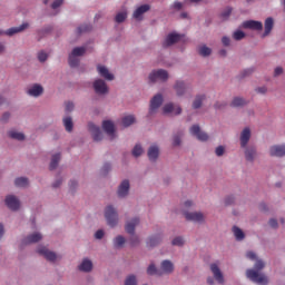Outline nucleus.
I'll list each match as a JSON object with an SVG mask.
<instances>
[{"label":"nucleus","mask_w":285,"mask_h":285,"mask_svg":"<svg viewBox=\"0 0 285 285\" xmlns=\"http://www.w3.org/2000/svg\"><path fill=\"white\" fill-rule=\"evenodd\" d=\"M265 266L266 263H264V261L257 259L254 269L246 271V277L250 279V282H254V284L268 285V277L259 273V271H264Z\"/></svg>","instance_id":"1"},{"label":"nucleus","mask_w":285,"mask_h":285,"mask_svg":"<svg viewBox=\"0 0 285 285\" xmlns=\"http://www.w3.org/2000/svg\"><path fill=\"white\" fill-rule=\"evenodd\" d=\"M137 226H139V218H134V219L127 222L125 225L126 233H128V235H131L129 238V243L132 246H137V244H139V237L137 235H135V228Z\"/></svg>","instance_id":"2"},{"label":"nucleus","mask_w":285,"mask_h":285,"mask_svg":"<svg viewBox=\"0 0 285 285\" xmlns=\"http://www.w3.org/2000/svg\"><path fill=\"white\" fill-rule=\"evenodd\" d=\"M105 217L107 219L108 226L115 228V225L119 222V215L117 214V209L111 205L107 206L105 209Z\"/></svg>","instance_id":"3"},{"label":"nucleus","mask_w":285,"mask_h":285,"mask_svg":"<svg viewBox=\"0 0 285 285\" xmlns=\"http://www.w3.org/2000/svg\"><path fill=\"white\" fill-rule=\"evenodd\" d=\"M149 81L156 83V81H168V71L164 69L154 70L149 75Z\"/></svg>","instance_id":"4"},{"label":"nucleus","mask_w":285,"mask_h":285,"mask_svg":"<svg viewBox=\"0 0 285 285\" xmlns=\"http://www.w3.org/2000/svg\"><path fill=\"white\" fill-rule=\"evenodd\" d=\"M161 104H164V97L161 96V94L154 96L150 100L149 115H155Z\"/></svg>","instance_id":"5"},{"label":"nucleus","mask_w":285,"mask_h":285,"mask_svg":"<svg viewBox=\"0 0 285 285\" xmlns=\"http://www.w3.org/2000/svg\"><path fill=\"white\" fill-rule=\"evenodd\" d=\"M189 132L190 135L196 137L199 141H208V134L202 131V128H199V125L191 126Z\"/></svg>","instance_id":"6"},{"label":"nucleus","mask_w":285,"mask_h":285,"mask_svg":"<svg viewBox=\"0 0 285 285\" xmlns=\"http://www.w3.org/2000/svg\"><path fill=\"white\" fill-rule=\"evenodd\" d=\"M190 88V85L186 83L183 80H177L174 85V90H176L177 97H184L188 89Z\"/></svg>","instance_id":"7"},{"label":"nucleus","mask_w":285,"mask_h":285,"mask_svg":"<svg viewBox=\"0 0 285 285\" xmlns=\"http://www.w3.org/2000/svg\"><path fill=\"white\" fill-rule=\"evenodd\" d=\"M209 268L214 275V279H216L218 284H224V274L222 273V269H219V265L217 263H213L209 265Z\"/></svg>","instance_id":"8"},{"label":"nucleus","mask_w":285,"mask_h":285,"mask_svg":"<svg viewBox=\"0 0 285 285\" xmlns=\"http://www.w3.org/2000/svg\"><path fill=\"white\" fill-rule=\"evenodd\" d=\"M94 89L97 95H106L108 92V85L102 79L95 80Z\"/></svg>","instance_id":"9"},{"label":"nucleus","mask_w":285,"mask_h":285,"mask_svg":"<svg viewBox=\"0 0 285 285\" xmlns=\"http://www.w3.org/2000/svg\"><path fill=\"white\" fill-rule=\"evenodd\" d=\"M89 132H91L94 137V141H101L104 139V134H101V129L97 127L95 124H88Z\"/></svg>","instance_id":"10"},{"label":"nucleus","mask_w":285,"mask_h":285,"mask_svg":"<svg viewBox=\"0 0 285 285\" xmlns=\"http://www.w3.org/2000/svg\"><path fill=\"white\" fill-rule=\"evenodd\" d=\"M6 205L10 210H19V207L21 206V203L19 202V198L17 196L9 195L6 198Z\"/></svg>","instance_id":"11"},{"label":"nucleus","mask_w":285,"mask_h":285,"mask_svg":"<svg viewBox=\"0 0 285 285\" xmlns=\"http://www.w3.org/2000/svg\"><path fill=\"white\" fill-rule=\"evenodd\" d=\"M175 271V265L173 262L166 259L160 263V273L161 275H170Z\"/></svg>","instance_id":"12"},{"label":"nucleus","mask_w":285,"mask_h":285,"mask_svg":"<svg viewBox=\"0 0 285 285\" xmlns=\"http://www.w3.org/2000/svg\"><path fill=\"white\" fill-rule=\"evenodd\" d=\"M181 36L179 33H169L165 41L163 42L164 48H169V46H175L178 41H180Z\"/></svg>","instance_id":"13"},{"label":"nucleus","mask_w":285,"mask_h":285,"mask_svg":"<svg viewBox=\"0 0 285 285\" xmlns=\"http://www.w3.org/2000/svg\"><path fill=\"white\" fill-rule=\"evenodd\" d=\"M148 10H150L149 4H141L134 11V14H132L134 19H136L137 21H141V19H144V14H146Z\"/></svg>","instance_id":"14"},{"label":"nucleus","mask_w":285,"mask_h":285,"mask_svg":"<svg viewBox=\"0 0 285 285\" xmlns=\"http://www.w3.org/2000/svg\"><path fill=\"white\" fill-rule=\"evenodd\" d=\"M271 157H284L285 156V145H274L269 148Z\"/></svg>","instance_id":"15"},{"label":"nucleus","mask_w":285,"mask_h":285,"mask_svg":"<svg viewBox=\"0 0 285 285\" xmlns=\"http://www.w3.org/2000/svg\"><path fill=\"white\" fill-rule=\"evenodd\" d=\"M243 28H245L246 30H263L264 24L259 21L247 20L243 22Z\"/></svg>","instance_id":"16"},{"label":"nucleus","mask_w":285,"mask_h":285,"mask_svg":"<svg viewBox=\"0 0 285 285\" xmlns=\"http://www.w3.org/2000/svg\"><path fill=\"white\" fill-rule=\"evenodd\" d=\"M37 252L39 255H42L45 259H48V262H55L57 259V254L48 250L47 247H40Z\"/></svg>","instance_id":"17"},{"label":"nucleus","mask_w":285,"mask_h":285,"mask_svg":"<svg viewBox=\"0 0 285 285\" xmlns=\"http://www.w3.org/2000/svg\"><path fill=\"white\" fill-rule=\"evenodd\" d=\"M185 218L187 222H197L198 224H202V222H204V214L199 212L185 213Z\"/></svg>","instance_id":"18"},{"label":"nucleus","mask_w":285,"mask_h":285,"mask_svg":"<svg viewBox=\"0 0 285 285\" xmlns=\"http://www.w3.org/2000/svg\"><path fill=\"white\" fill-rule=\"evenodd\" d=\"M250 141V128L246 127L240 134V147L246 148Z\"/></svg>","instance_id":"19"},{"label":"nucleus","mask_w":285,"mask_h":285,"mask_svg":"<svg viewBox=\"0 0 285 285\" xmlns=\"http://www.w3.org/2000/svg\"><path fill=\"white\" fill-rule=\"evenodd\" d=\"M102 129L105 130V132H107V135H109V137L115 139V124L112 121L105 120L102 122Z\"/></svg>","instance_id":"20"},{"label":"nucleus","mask_w":285,"mask_h":285,"mask_svg":"<svg viewBox=\"0 0 285 285\" xmlns=\"http://www.w3.org/2000/svg\"><path fill=\"white\" fill-rule=\"evenodd\" d=\"M97 70L100 77H104V79H107V81H112V79H115V76L110 73L108 68H106L105 66L98 65Z\"/></svg>","instance_id":"21"},{"label":"nucleus","mask_w":285,"mask_h":285,"mask_svg":"<svg viewBox=\"0 0 285 285\" xmlns=\"http://www.w3.org/2000/svg\"><path fill=\"white\" fill-rule=\"evenodd\" d=\"M28 22H23L20 27H12L8 29L4 35L8 37H12L13 35H19V32H23L28 28Z\"/></svg>","instance_id":"22"},{"label":"nucleus","mask_w":285,"mask_h":285,"mask_svg":"<svg viewBox=\"0 0 285 285\" xmlns=\"http://www.w3.org/2000/svg\"><path fill=\"white\" fill-rule=\"evenodd\" d=\"M130 190V181L124 180L118 187V197H126Z\"/></svg>","instance_id":"23"},{"label":"nucleus","mask_w":285,"mask_h":285,"mask_svg":"<svg viewBox=\"0 0 285 285\" xmlns=\"http://www.w3.org/2000/svg\"><path fill=\"white\" fill-rule=\"evenodd\" d=\"M41 239H43V236L40 233H35L26 237L22 244H37V242H41Z\"/></svg>","instance_id":"24"},{"label":"nucleus","mask_w":285,"mask_h":285,"mask_svg":"<svg viewBox=\"0 0 285 285\" xmlns=\"http://www.w3.org/2000/svg\"><path fill=\"white\" fill-rule=\"evenodd\" d=\"M28 95H30V97H41V95H43V87L41 85H33L28 89Z\"/></svg>","instance_id":"25"},{"label":"nucleus","mask_w":285,"mask_h":285,"mask_svg":"<svg viewBox=\"0 0 285 285\" xmlns=\"http://www.w3.org/2000/svg\"><path fill=\"white\" fill-rule=\"evenodd\" d=\"M163 112H164L165 115H168V114H170V112H174L175 115H181V107H176V108H175V105H173V104H167V105L164 106Z\"/></svg>","instance_id":"26"},{"label":"nucleus","mask_w":285,"mask_h":285,"mask_svg":"<svg viewBox=\"0 0 285 285\" xmlns=\"http://www.w3.org/2000/svg\"><path fill=\"white\" fill-rule=\"evenodd\" d=\"M159 157V147L157 145H153L148 149V158L150 161H155Z\"/></svg>","instance_id":"27"},{"label":"nucleus","mask_w":285,"mask_h":285,"mask_svg":"<svg viewBox=\"0 0 285 285\" xmlns=\"http://www.w3.org/2000/svg\"><path fill=\"white\" fill-rule=\"evenodd\" d=\"M79 271L82 273H90L92 271V262L90 259H83L82 263L79 265Z\"/></svg>","instance_id":"28"},{"label":"nucleus","mask_w":285,"mask_h":285,"mask_svg":"<svg viewBox=\"0 0 285 285\" xmlns=\"http://www.w3.org/2000/svg\"><path fill=\"white\" fill-rule=\"evenodd\" d=\"M273 26H275L273 18H267L265 20V32L263 33V37H268L271 35V31L273 30Z\"/></svg>","instance_id":"29"},{"label":"nucleus","mask_w":285,"mask_h":285,"mask_svg":"<svg viewBox=\"0 0 285 285\" xmlns=\"http://www.w3.org/2000/svg\"><path fill=\"white\" fill-rule=\"evenodd\" d=\"M60 160H61V154H55L51 157V163L49 165V170H55L59 166Z\"/></svg>","instance_id":"30"},{"label":"nucleus","mask_w":285,"mask_h":285,"mask_svg":"<svg viewBox=\"0 0 285 285\" xmlns=\"http://www.w3.org/2000/svg\"><path fill=\"white\" fill-rule=\"evenodd\" d=\"M256 155H257V149H255V147H249L245 150V158L247 161H253Z\"/></svg>","instance_id":"31"},{"label":"nucleus","mask_w":285,"mask_h":285,"mask_svg":"<svg viewBox=\"0 0 285 285\" xmlns=\"http://www.w3.org/2000/svg\"><path fill=\"white\" fill-rule=\"evenodd\" d=\"M147 275H156L157 277H161V271L159 268H157V266H155L154 263H151L147 267Z\"/></svg>","instance_id":"32"},{"label":"nucleus","mask_w":285,"mask_h":285,"mask_svg":"<svg viewBox=\"0 0 285 285\" xmlns=\"http://www.w3.org/2000/svg\"><path fill=\"white\" fill-rule=\"evenodd\" d=\"M63 126L67 130V132H72V128H75V124L72 122V118L71 117H65L62 119Z\"/></svg>","instance_id":"33"},{"label":"nucleus","mask_w":285,"mask_h":285,"mask_svg":"<svg viewBox=\"0 0 285 285\" xmlns=\"http://www.w3.org/2000/svg\"><path fill=\"white\" fill-rule=\"evenodd\" d=\"M159 242H161V236L157 235V236H151L148 242H147V246L149 248H154V246H157L159 244Z\"/></svg>","instance_id":"34"},{"label":"nucleus","mask_w":285,"mask_h":285,"mask_svg":"<svg viewBox=\"0 0 285 285\" xmlns=\"http://www.w3.org/2000/svg\"><path fill=\"white\" fill-rule=\"evenodd\" d=\"M233 233H234V236L237 239V242H242V239H244V237H246L244 232L237 226L233 227Z\"/></svg>","instance_id":"35"},{"label":"nucleus","mask_w":285,"mask_h":285,"mask_svg":"<svg viewBox=\"0 0 285 285\" xmlns=\"http://www.w3.org/2000/svg\"><path fill=\"white\" fill-rule=\"evenodd\" d=\"M212 52L213 50H210V48H208L206 45L198 48V55H200V57H210Z\"/></svg>","instance_id":"36"},{"label":"nucleus","mask_w":285,"mask_h":285,"mask_svg":"<svg viewBox=\"0 0 285 285\" xmlns=\"http://www.w3.org/2000/svg\"><path fill=\"white\" fill-rule=\"evenodd\" d=\"M8 135L11 139H17L18 141H23V139H26V136L23 134L16 130L9 131Z\"/></svg>","instance_id":"37"},{"label":"nucleus","mask_w":285,"mask_h":285,"mask_svg":"<svg viewBox=\"0 0 285 285\" xmlns=\"http://www.w3.org/2000/svg\"><path fill=\"white\" fill-rule=\"evenodd\" d=\"M132 124H135V116L129 115L122 118L124 128H128V126H132Z\"/></svg>","instance_id":"38"},{"label":"nucleus","mask_w":285,"mask_h":285,"mask_svg":"<svg viewBox=\"0 0 285 285\" xmlns=\"http://www.w3.org/2000/svg\"><path fill=\"white\" fill-rule=\"evenodd\" d=\"M71 55L73 57H83L86 55V47H76L72 49Z\"/></svg>","instance_id":"39"},{"label":"nucleus","mask_w":285,"mask_h":285,"mask_svg":"<svg viewBox=\"0 0 285 285\" xmlns=\"http://www.w3.org/2000/svg\"><path fill=\"white\" fill-rule=\"evenodd\" d=\"M206 99L205 95L197 96L193 102V108L197 110V108H202V104Z\"/></svg>","instance_id":"40"},{"label":"nucleus","mask_w":285,"mask_h":285,"mask_svg":"<svg viewBox=\"0 0 285 285\" xmlns=\"http://www.w3.org/2000/svg\"><path fill=\"white\" fill-rule=\"evenodd\" d=\"M14 184L18 188H26V186H28V178L26 177L16 178Z\"/></svg>","instance_id":"41"},{"label":"nucleus","mask_w":285,"mask_h":285,"mask_svg":"<svg viewBox=\"0 0 285 285\" xmlns=\"http://www.w3.org/2000/svg\"><path fill=\"white\" fill-rule=\"evenodd\" d=\"M245 104H246V100H244V98L236 97L233 99L230 106L233 108H239V106H245Z\"/></svg>","instance_id":"42"},{"label":"nucleus","mask_w":285,"mask_h":285,"mask_svg":"<svg viewBox=\"0 0 285 285\" xmlns=\"http://www.w3.org/2000/svg\"><path fill=\"white\" fill-rule=\"evenodd\" d=\"M126 244V238L124 236H117L114 239V246L115 248H121Z\"/></svg>","instance_id":"43"},{"label":"nucleus","mask_w":285,"mask_h":285,"mask_svg":"<svg viewBox=\"0 0 285 285\" xmlns=\"http://www.w3.org/2000/svg\"><path fill=\"white\" fill-rule=\"evenodd\" d=\"M233 13V8L227 7L225 8L222 13H220V19L223 21H227L228 17H230V14Z\"/></svg>","instance_id":"44"},{"label":"nucleus","mask_w":285,"mask_h":285,"mask_svg":"<svg viewBox=\"0 0 285 285\" xmlns=\"http://www.w3.org/2000/svg\"><path fill=\"white\" fill-rule=\"evenodd\" d=\"M126 19H128V13L126 11H122L116 14L115 21L116 23H124Z\"/></svg>","instance_id":"45"},{"label":"nucleus","mask_w":285,"mask_h":285,"mask_svg":"<svg viewBox=\"0 0 285 285\" xmlns=\"http://www.w3.org/2000/svg\"><path fill=\"white\" fill-rule=\"evenodd\" d=\"M69 66L71 68H77L79 66V58L77 56H73L72 53L69 55Z\"/></svg>","instance_id":"46"},{"label":"nucleus","mask_w":285,"mask_h":285,"mask_svg":"<svg viewBox=\"0 0 285 285\" xmlns=\"http://www.w3.org/2000/svg\"><path fill=\"white\" fill-rule=\"evenodd\" d=\"M90 30H92V26H90V24H82L77 28L78 35H81L83 32H90Z\"/></svg>","instance_id":"47"},{"label":"nucleus","mask_w":285,"mask_h":285,"mask_svg":"<svg viewBox=\"0 0 285 285\" xmlns=\"http://www.w3.org/2000/svg\"><path fill=\"white\" fill-rule=\"evenodd\" d=\"M142 154H144V148H141V145H136L132 149V156L140 157V155Z\"/></svg>","instance_id":"48"},{"label":"nucleus","mask_w":285,"mask_h":285,"mask_svg":"<svg viewBox=\"0 0 285 285\" xmlns=\"http://www.w3.org/2000/svg\"><path fill=\"white\" fill-rule=\"evenodd\" d=\"M235 41H242V39H244V37H246V33H244V31H235L233 35Z\"/></svg>","instance_id":"49"},{"label":"nucleus","mask_w":285,"mask_h":285,"mask_svg":"<svg viewBox=\"0 0 285 285\" xmlns=\"http://www.w3.org/2000/svg\"><path fill=\"white\" fill-rule=\"evenodd\" d=\"M125 285H137V277L135 275H130L125 281Z\"/></svg>","instance_id":"50"},{"label":"nucleus","mask_w":285,"mask_h":285,"mask_svg":"<svg viewBox=\"0 0 285 285\" xmlns=\"http://www.w3.org/2000/svg\"><path fill=\"white\" fill-rule=\"evenodd\" d=\"M173 246H184V237L178 236L173 239L171 242Z\"/></svg>","instance_id":"51"},{"label":"nucleus","mask_w":285,"mask_h":285,"mask_svg":"<svg viewBox=\"0 0 285 285\" xmlns=\"http://www.w3.org/2000/svg\"><path fill=\"white\" fill-rule=\"evenodd\" d=\"M61 6H63V0H53L51 3L52 10H57V8H61Z\"/></svg>","instance_id":"52"},{"label":"nucleus","mask_w":285,"mask_h":285,"mask_svg":"<svg viewBox=\"0 0 285 285\" xmlns=\"http://www.w3.org/2000/svg\"><path fill=\"white\" fill-rule=\"evenodd\" d=\"M38 59H39V61H41L43 63V61H46L48 59V53L40 51L38 53Z\"/></svg>","instance_id":"53"},{"label":"nucleus","mask_w":285,"mask_h":285,"mask_svg":"<svg viewBox=\"0 0 285 285\" xmlns=\"http://www.w3.org/2000/svg\"><path fill=\"white\" fill-rule=\"evenodd\" d=\"M224 153H225L224 146H218L215 150V154L217 155V157H222Z\"/></svg>","instance_id":"54"},{"label":"nucleus","mask_w":285,"mask_h":285,"mask_svg":"<svg viewBox=\"0 0 285 285\" xmlns=\"http://www.w3.org/2000/svg\"><path fill=\"white\" fill-rule=\"evenodd\" d=\"M72 110H75V104L66 102V111L67 112H72Z\"/></svg>","instance_id":"55"},{"label":"nucleus","mask_w":285,"mask_h":285,"mask_svg":"<svg viewBox=\"0 0 285 285\" xmlns=\"http://www.w3.org/2000/svg\"><path fill=\"white\" fill-rule=\"evenodd\" d=\"M235 203V197L233 196H228L226 199H225V204L226 206H230L232 204Z\"/></svg>","instance_id":"56"},{"label":"nucleus","mask_w":285,"mask_h":285,"mask_svg":"<svg viewBox=\"0 0 285 285\" xmlns=\"http://www.w3.org/2000/svg\"><path fill=\"white\" fill-rule=\"evenodd\" d=\"M246 257L252 261L257 259V255L254 252H247Z\"/></svg>","instance_id":"57"},{"label":"nucleus","mask_w":285,"mask_h":285,"mask_svg":"<svg viewBox=\"0 0 285 285\" xmlns=\"http://www.w3.org/2000/svg\"><path fill=\"white\" fill-rule=\"evenodd\" d=\"M96 239H104V230L98 229L95 234Z\"/></svg>","instance_id":"58"},{"label":"nucleus","mask_w":285,"mask_h":285,"mask_svg":"<svg viewBox=\"0 0 285 285\" xmlns=\"http://www.w3.org/2000/svg\"><path fill=\"white\" fill-rule=\"evenodd\" d=\"M284 72V69L282 67H276L274 70V77H279Z\"/></svg>","instance_id":"59"},{"label":"nucleus","mask_w":285,"mask_h":285,"mask_svg":"<svg viewBox=\"0 0 285 285\" xmlns=\"http://www.w3.org/2000/svg\"><path fill=\"white\" fill-rule=\"evenodd\" d=\"M267 90L268 89L266 87L256 88V92H259V95H266Z\"/></svg>","instance_id":"60"},{"label":"nucleus","mask_w":285,"mask_h":285,"mask_svg":"<svg viewBox=\"0 0 285 285\" xmlns=\"http://www.w3.org/2000/svg\"><path fill=\"white\" fill-rule=\"evenodd\" d=\"M179 144H181V138H180L179 136H175V137H174L173 145H174V146H179Z\"/></svg>","instance_id":"61"},{"label":"nucleus","mask_w":285,"mask_h":285,"mask_svg":"<svg viewBox=\"0 0 285 285\" xmlns=\"http://www.w3.org/2000/svg\"><path fill=\"white\" fill-rule=\"evenodd\" d=\"M102 175H106L108 173V170H110V164H105L104 167H102Z\"/></svg>","instance_id":"62"},{"label":"nucleus","mask_w":285,"mask_h":285,"mask_svg":"<svg viewBox=\"0 0 285 285\" xmlns=\"http://www.w3.org/2000/svg\"><path fill=\"white\" fill-rule=\"evenodd\" d=\"M269 226L271 228H277V219L275 218L269 219Z\"/></svg>","instance_id":"63"},{"label":"nucleus","mask_w":285,"mask_h":285,"mask_svg":"<svg viewBox=\"0 0 285 285\" xmlns=\"http://www.w3.org/2000/svg\"><path fill=\"white\" fill-rule=\"evenodd\" d=\"M174 8L175 10H181L184 8V4L179 1L174 2Z\"/></svg>","instance_id":"64"}]
</instances>
